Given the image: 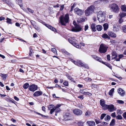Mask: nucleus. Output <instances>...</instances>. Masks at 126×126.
Listing matches in <instances>:
<instances>
[{
	"mask_svg": "<svg viewBox=\"0 0 126 126\" xmlns=\"http://www.w3.org/2000/svg\"><path fill=\"white\" fill-rule=\"evenodd\" d=\"M78 97L81 100H82L83 98V95H81L80 96H78Z\"/></svg>",
	"mask_w": 126,
	"mask_h": 126,
	"instance_id": "obj_60",
	"label": "nucleus"
},
{
	"mask_svg": "<svg viewBox=\"0 0 126 126\" xmlns=\"http://www.w3.org/2000/svg\"><path fill=\"white\" fill-rule=\"evenodd\" d=\"M108 109L109 111L110 112H112L115 110L114 109V106L112 104L108 105L106 110Z\"/></svg>",
	"mask_w": 126,
	"mask_h": 126,
	"instance_id": "obj_11",
	"label": "nucleus"
},
{
	"mask_svg": "<svg viewBox=\"0 0 126 126\" xmlns=\"http://www.w3.org/2000/svg\"><path fill=\"white\" fill-rule=\"evenodd\" d=\"M108 48V47L106 45L101 44L100 46L99 51L101 53H105L107 51Z\"/></svg>",
	"mask_w": 126,
	"mask_h": 126,
	"instance_id": "obj_5",
	"label": "nucleus"
},
{
	"mask_svg": "<svg viewBox=\"0 0 126 126\" xmlns=\"http://www.w3.org/2000/svg\"><path fill=\"white\" fill-rule=\"evenodd\" d=\"M61 106V105H58L57 104L56 105V106L54 108L56 109L57 108H59Z\"/></svg>",
	"mask_w": 126,
	"mask_h": 126,
	"instance_id": "obj_59",
	"label": "nucleus"
},
{
	"mask_svg": "<svg viewBox=\"0 0 126 126\" xmlns=\"http://www.w3.org/2000/svg\"><path fill=\"white\" fill-rule=\"evenodd\" d=\"M117 102L119 104H123L124 103V102L122 100H117Z\"/></svg>",
	"mask_w": 126,
	"mask_h": 126,
	"instance_id": "obj_46",
	"label": "nucleus"
},
{
	"mask_svg": "<svg viewBox=\"0 0 126 126\" xmlns=\"http://www.w3.org/2000/svg\"><path fill=\"white\" fill-rule=\"evenodd\" d=\"M17 3L21 7L23 6L22 2V0H16Z\"/></svg>",
	"mask_w": 126,
	"mask_h": 126,
	"instance_id": "obj_23",
	"label": "nucleus"
},
{
	"mask_svg": "<svg viewBox=\"0 0 126 126\" xmlns=\"http://www.w3.org/2000/svg\"><path fill=\"white\" fill-rule=\"evenodd\" d=\"M124 55L123 54L119 55L118 56V58L116 59L115 60L117 61H119L120 59L124 57Z\"/></svg>",
	"mask_w": 126,
	"mask_h": 126,
	"instance_id": "obj_30",
	"label": "nucleus"
},
{
	"mask_svg": "<svg viewBox=\"0 0 126 126\" xmlns=\"http://www.w3.org/2000/svg\"><path fill=\"white\" fill-rule=\"evenodd\" d=\"M60 22L63 26H65L68 23L69 17L68 14H66L64 16H62L60 17Z\"/></svg>",
	"mask_w": 126,
	"mask_h": 126,
	"instance_id": "obj_1",
	"label": "nucleus"
},
{
	"mask_svg": "<svg viewBox=\"0 0 126 126\" xmlns=\"http://www.w3.org/2000/svg\"><path fill=\"white\" fill-rule=\"evenodd\" d=\"M56 109L54 107V108L52 109L50 112V114H52L55 110Z\"/></svg>",
	"mask_w": 126,
	"mask_h": 126,
	"instance_id": "obj_47",
	"label": "nucleus"
},
{
	"mask_svg": "<svg viewBox=\"0 0 126 126\" xmlns=\"http://www.w3.org/2000/svg\"><path fill=\"white\" fill-rule=\"evenodd\" d=\"M74 12L77 15L81 16L83 14L84 11L78 8H76L74 9Z\"/></svg>",
	"mask_w": 126,
	"mask_h": 126,
	"instance_id": "obj_7",
	"label": "nucleus"
},
{
	"mask_svg": "<svg viewBox=\"0 0 126 126\" xmlns=\"http://www.w3.org/2000/svg\"><path fill=\"white\" fill-rule=\"evenodd\" d=\"M42 94L43 93L42 91H37L34 93L33 95L35 96H38L42 95Z\"/></svg>",
	"mask_w": 126,
	"mask_h": 126,
	"instance_id": "obj_16",
	"label": "nucleus"
},
{
	"mask_svg": "<svg viewBox=\"0 0 126 126\" xmlns=\"http://www.w3.org/2000/svg\"><path fill=\"white\" fill-rule=\"evenodd\" d=\"M64 119L65 120H72L71 115L69 112L66 113L64 116Z\"/></svg>",
	"mask_w": 126,
	"mask_h": 126,
	"instance_id": "obj_8",
	"label": "nucleus"
},
{
	"mask_svg": "<svg viewBox=\"0 0 126 126\" xmlns=\"http://www.w3.org/2000/svg\"><path fill=\"white\" fill-rule=\"evenodd\" d=\"M111 54L112 57H114L112 58V59H116L117 57V54L116 52L114 51H112Z\"/></svg>",
	"mask_w": 126,
	"mask_h": 126,
	"instance_id": "obj_24",
	"label": "nucleus"
},
{
	"mask_svg": "<svg viewBox=\"0 0 126 126\" xmlns=\"http://www.w3.org/2000/svg\"><path fill=\"white\" fill-rule=\"evenodd\" d=\"M122 30L125 33H126V25H124L122 27Z\"/></svg>",
	"mask_w": 126,
	"mask_h": 126,
	"instance_id": "obj_34",
	"label": "nucleus"
},
{
	"mask_svg": "<svg viewBox=\"0 0 126 126\" xmlns=\"http://www.w3.org/2000/svg\"><path fill=\"white\" fill-rule=\"evenodd\" d=\"M68 41L71 44H72L73 46L74 45V44H75V43L73 41L71 40L70 39H68Z\"/></svg>",
	"mask_w": 126,
	"mask_h": 126,
	"instance_id": "obj_43",
	"label": "nucleus"
},
{
	"mask_svg": "<svg viewBox=\"0 0 126 126\" xmlns=\"http://www.w3.org/2000/svg\"><path fill=\"white\" fill-rule=\"evenodd\" d=\"M92 87L94 88H96L97 87V85L96 84H92Z\"/></svg>",
	"mask_w": 126,
	"mask_h": 126,
	"instance_id": "obj_64",
	"label": "nucleus"
},
{
	"mask_svg": "<svg viewBox=\"0 0 126 126\" xmlns=\"http://www.w3.org/2000/svg\"><path fill=\"white\" fill-rule=\"evenodd\" d=\"M74 46L77 48H81V46L79 45L76 44V43L74 44Z\"/></svg>",
	"mask_w": 126,
	"mask_h": 126,
	"instance_id": "obj_36",
	"label": "nucleus"
},
{
	"mask_svg": "<svg viewBox=\"0 0 126 126\" xmlns=\"http://www.w3.org/2000/svg\"><path fill=\"white\" fill-rule=\"evenodd\" d=\"M115 124V120L114 119H113L110 124V125L111 126H113Z\"/></svg>",
	"mask_w": 126,
	"mask_h": 126,
	"instance_id": "obj_38",
	"label": "nucleus"
},
{
	"mask_svg": "<svg viewBox=\"0 0 126 126\" xmlns=\"http://www.w3.org/2000/svg\"><path fill=\"white\" fill-rule=\"evenodd\" d=\"M51 51L54 53H57L56 50L55 48H52L51 49Z\"/></svg>",
	"mask_w": 126,
	"mask_h": 126,
	"instance_id": "obj_53",
	"label": "nucleus"
},
{
	"mask_svg": "<svg viewBox=\"0 0 126 126\" xmlns=\"http://www.w3.org/2000/svg\"><path fill=\"white\" fill-rule=\"evenodd\" d=\"M104 64H105L108 67L111 69H112V67L111 66V65L109 63H107L106 64H105L104 63Z\"/></svg>",
	"mask_w": 126,
	"mask_h": 126,
	"instance_id": "obj_42",
	"label": "nucleus"
},
{
	"mask_svg": "<svg viewBox=\"0 0 126 126\" xmlns=\"http://www.w3.org/2000/svg\"><path fill=\"white\" fill-rule=\"evenodd\" d=\"M0 76L1 77L2 79L5 80L6 79V77L8 76V75L7 74H2L0 73Z\"/></svg>",
	"mask_w": 126,
	"mask_h": 126,
	"instance_id": "obj_21",
	"label": "nucleus"
},
{
	"mask_svg": "<svg viewBox=\"0 0 126 126\" xmlns=\"http://www.w3.org/2000/svg\"><path fill=\"white\" fill-rule=\"evenodd\" d=\"M83 123L81 121L78 122L77 124L79 126H83Z\"/></svg>",
	"mask_w": 126,
	"mask_h": 126,
	"instance_id": "obj_40",
	"label": "nucleus"
},
{
	"mask_svg": "<svg viewBox=\"0 0 126 126\" xmlns=\"http://www.w3.org/2000/svg\"><path fill=\"white\" fill-rule=\"evenodd\" d=\"M62 52H63V53H65V54H67V52L65 51L64 49H62L61 50Z\"/></svg>",
	"mask_w": 126,
	"mask_h": 126,
	"instance_id": "obj_58",
	"label": "nucleus"
},
{
	"mask_svg": "<svg viewBox=\"0 0 126 126\" xmlns=\"http://www.w3.org/2000/svg\"><path fill=\"white\" fill-rule=\"evenodd\" d=\"M102 37L104 39H110V37L107 34L105 33L103 34L102 35Z\"/></svg>",
	"mask_w": 126,
	"mask_h": 126,
	"instance_id": "obj_22",
	"label": "nucleus"
},
{
	"mask_svg": "<svg viewBox=\"0 0 126 126\" xmlns=\"http://www.w3.org/2000/svg\"><path fill=\"white\" fill-rule=\"evenodd\" d=\"M106 13L104 12L99 11L97 14V17L98 20L100 22H102L105 19Z\"/></svg>",
	"mask_w": 126,
	"mask_h": 126,
	"instance_id": "obj_2",
	"label": "nucleus"
},
{
	"mask_svg": "<svg viewBox=\"0 0 126 126\" xmlns=\"http://www.w3.org/2000/svg\"><path fill=\"white\" fill-rule=\"evenodd\" d=\"M113 30L114 31L117 32L120 30V28L119 26L117 25H114L113 26Z\"/></svg>",
	"mask_w": 126,
	"mask_h": 126,
	"instance_id": "obj_20",
	"label": "nucleus"
},
{
	"mask_svg": "<svg viewBox=\"0 0 126 126\" xmlns=\"http://www.w3.org/2000/svg\"><path fill=\"white\" fill-rule=\"evenodd\" d=\"M114 91V89L112 88L109 92V94L110 96L112 95V93Z\"/></svg>",
	"mask_w": 126,
	"mask_h": 126,
	"instance_id": "obj_33",
	"label": "nucleus"
},
{
	"mask_svg": "<svg viewBox=\"0 0 126 126\" xmlns=\"http://www.w3.org/2000/svg\"><path fill=\"white\" fill-rule=\"evenodd\" d=\"M45 26L47 27L49 29H50L51 30L53 31H55L56 30V29L55 28L52 27V26L48 24H45Z\"/></svg>",
	"mask_w": 126,
	"mask_h": 126,
	"instance_id": "obj_19",
	"label": "nucleus"
},
{
	"mask_svg": "<svg viewBox=\"0 0 126 126\" xmlns=\"http://www.w3.org/2000/svg\"><path fill=\"white\" fill-rule=\"evenodd\" d=\"M110 119V116L108 115H107L105 118L104 119L105 121H108Z\"/></svg>",
	"mask_w": 126,
	"mask_h": 126,
	"instance_id": "obj_31",
	"label": "nucleus"
},
{
	"mask_svg": "<svg viewBox=\"0 0 126 126\" xmlns=\"http://www.w3.org/2000/svg\"><path fill=\"white\" fill-rule=\"evenodd\" d=\"M54 105L53 104H51L49 105L48 107V108L49 110L51 108L54 107Z\"/></svg>",
	"mask_w": 126,
	"mask_h": 126,
	"instance_id": "obj_48",
	"label": "nucleus"
},
{
	"mask_svg": "<svg viewBox=\"0 0 126 126\" xmlns=\"http://www.w3.org/2000/svg\"><path fill=\"white\" fill-rule=\"evenodd\" d=\"M118 94L122 96H123L125 95V92L121 88H119L117 90Z\"/></svg>",
	"mask_w": 126,
	"mask_h": 126,
	"instance_id": "obj_14",
	"label": "nucleus"
},
{
	"mask_svg": "<svg viewBox=\"0 0 126 126\" xmlns=\"http://www.w3.org/2000/svg\"><path fill=\"white\" fill-rule=\"evenodd\" d=\"M102 27L100 25H97L96 27V29L98 31H100L102 29Z\"/></svg>",
	"mask_w": 126,
	"mask_h": 126,
	"instance_id": "obj_25",
	"label": "nucleus"
},
{
	"mask_svg": "<svg viewBox=\"0 0 126 126\" xmlns=\"http://www.w3.org/2000/svg\"><path fill=\"white\" fill-rule=\"evenodd\" d=\"M85 91L86 90L85 89L80 90V92L81 94H85L86 92Z\"/></svg>",
	"mask_w": 126,
	"mask_h": 126,
	"instance_id": "obj_45",
	"label": "nucleus"
},
{
	"mask_svg": "<svg viewBox=\"0 0 126 126\" xmlns=\"http://www.w3.org/2000/svg\"><path fill=\"white\" fill-rule=\"evenodd\" d=\"M95 25L94 23H93L91 24V27L92 30L95 32L96 31V27H95Z\"/></svg>",
	"mask_w": 126,
	"mask_h": 126,
	"instance_id": "obj_28",
	"label": "nucleus"
},
{
	"mask_svg": "<svg viewBox=\"0 0 126 126\" xmlns=\"http://www.w3.org/2000/svg\"><path fill=\"white\" fill-rule=\"evenodd\" d=\"M111 116L113 117H116V113L115 112H114L112 113L111 114Z\"/></svg>",
	"mask_w": 126,
	"mask_h": 126,
	"instance_id": "obj_54",
	"label": "nucleus"
},
{
	"mask_svg": "<svg viewBox=\"0 0 126 126\" xmlns=\"http://www.w3.org/2000/svg\"><path fill=\"white\" fill-rule=\"evenodd\" d=\"M14 99L16 101H18L19 100V98L16 96H15L14 97Z\"/></svg>",
	"mask_w": 126,
	"mask_h": 126,
	"instance_id": "obj_63",
	"label": "nucleus"
},
{
	"mask_svg": "<svg viewBox=\"0 0 126 126\" xmlns=\"http://www.w3.org/2000/svg\"><path fill=\"white\" fill-rule=\"evenodd\" d=\"M61 110V109L59 108H57L55 110V112L56 113H57L59 112Z\"/></svg>",
	"mask_w": 126,
	"mask_h": 126,
	"instance_id": "obj_52",
	"label": "nucleus"
},
{
	"mask_svg": "<svg viewBox=\"0 0 126 126\" xmlns=\"http://www.w3.org/2000/svg\"><path fill=\"white\" fill-rule=\"evenodd\" d=\"M63 84L64 85L66 86H68V82L66 81L63 83Z\"/></svg>",
	"mask_w": 126,
	"mask_h": 126,
	"instance_id": "obj_50",
	"label": "nucleus"
},
{
	"mask_svg": "<svg viewBox=\"0 0 126 126\" xmlns=\"http://www.w3.org/2000/svg\"><path fill=\"white\" fill-rule=\"evenodd\" d=\"M123 112V111L121 110H117V113L118 114H122Z\"/></svg>",
	"mask_w": 126,
	"mask_h": 126,
	"instance_id": "obj_39",
	"label": "nucleus"
},
{
	"mask_svg": "<svg viewBox=\"0 0 126 126\" xmlns=\"http://www.w3.org/2000/svg\"><path fill=\"white\" fill-rule=\"evenodd\" d=\"M37 86L35 84L30 85L29 87V90L31 91L34 92L37 89Z\"/></svg>",
	"mask_w": 126,
	"mask_h": 126,
	"instance_id": "obj_10",
	"label": "nucleus"
},
{
	"mask_svg": "<svg viewBox=\"0 0 126 126\" xmlns=\"http://www.w3.org/2000/svg\"><path fill=\"white\" fill-rule=\"evenodd\" d=\"M27 9L29 12L31 13H33L34 12V11L33 10H32L29 8H27Z\"/></svg>",
	"mask_w": 126,
	"mask_h": 126,
	"instance_id": "obj_51",
	"label": "nucleus"
},
{
	"mask_svg": "<svg viewBox=\"0 0 126 126\" xmlns=\"http://www.w3.org/2000/svg\"><path fill=\"white\" fill-rule=\"evenodd\" d=\"M91 56L95 60L103 64H104V62L102 61V59L98 56L93 55H91Z\"/></svg>",
	"mask_w": 126,
	"mask_h": 126,
	"instance_id": "obj_9",
	"label": "nucleus"
},
{
	"mask_svg": "<svg viewBox=\"0 0 126 126\" xmlns=\"http://www.w3.org/2000/svg\"><path fill=\"white\" fill-rule=\"evenodd\" d=\"M84 30L86 31L88 28L89 26L88 25L86 24L84 26Z\"/></svg>",
	"mask_w": 126,
	"mask_h": 126,
	"instance_id": "obj_55",
	"label": "nucleus"
},
{
	"mask_svg": "<svg viewBox=\"0 0 126 126\" xmlns=\"http://www.w3.org/2000/svg\"><path fill=\"white\" fill-rule=\"evenodd\" d=\"M123 116L124 118L126 119V111L123 114Z\"/></svg>",
	"mask_w": 126,
	"mask_h": 126,
	"instance_id": "obj_57",
	"label": "nucleus"
},
{
	"mask_svg": "<svg viewBox=\"0 0 126 126\" xmlns=\"http://www.w3.org/2000/svg\"><path fill=\"white\" fill-rule=\"evenodd\" d=\"M73 112L75 114L77 115H81L82 113V111L78 109H76L73 110Z\"/></svg>",
	"mask_w": 126,
	"mask_h": 126,
	"instance_id": "obj_12",
	"label": "nucleus"
},
{
	"mask_svg": "<svg viewBox=\"0 0 126 126\" xmlns=\"http://www.w3.org/2000/svg\"><path fill=\"white\" fill-rule=\"evenodd\" d=\"M109 7L110 8L111 11L115 13H118L120 9L118 6L115 3H113L109 5Z\"/></svg>",
	"mask_w": 126,
	"mask_h": 126,
	"instance_id": "obj_3",
	"label": "nucleus"
},
{
	"mask_svg": "<svg viewBox=\"0 0 126 126\" xmlns=\"http://www.w3.org/2000/svg\"><path fill=\"white\" fill-rule=\"evenodd\" d=\"M94 7L93 6H90L85 11V15L87 16L90 15L94 12Z\"/></svg>",
	"mask_w": 126,
	"mask_h": 126,
	"instance_id": "obj_4",
	"label": "nucleus"
},
{
	"mask_svg": "<svg viewBox=\"0 0 126 126\" xmlns=\"http://www.w3.org/2000/svg\"><path fill=\"white\" fill-rule=\"evenodd\" d=\"M91 114V112L89 111H87L85 113V116L88 117Z\"/></svg>",
	"mask_w": 126,
	"mask_h": 126,
	"instance_id": "obj_37",
	"label": "nucleus"
},
{
	"mask_svg": "<svg viewBox=\"0 0 126 126\" xmlns=\"http://www.w3.org/2000/svg\"><path fill=\"white\" fill-rule=\"evenodd\" d=\"M74 64L76 65H77L79 66H84V64L82 63L80 61H74Z\"/></svg>",
	"mask_w": 126,
	"mask_h": 126,
	"instance_id": "obj_17",
	"label": "nucleus"
},
{
	"mask_svg": "<svg viewBox=\"0 0 126 126\" xmlns=\"http://www.w3.org/2000/svg\"><path fill=\"white\" fill-rule=\"evenodd\" d=\"M5 99V100L9 102H10L11 101V100L10 99L8 98H6Z\"/></svg>",
	"mask_w": 126,
	"mask_h": 126,
	"instance_id": "obj_62",
	"label": "nucleus"
},
{
	"mask_svg": "<svg viewBox=\"0 0 126 126\" xmlns=\"http://www.w3.org/2000/svg\"><path fill=\"white\" fill-rule=\"evenodd\" d=\"M29 86V84L28 83H26L24 85L23 88L24 89H26Z\"/></svg>",
	"mask_w": 126,
	"mask_h": 126,
	"instance_id": "obj_32",
	"label": "nucleus"
},
{
	"mask_svg": "<svg viewBox=\"0 0 126 126\" xmlns=\"http://www.w3.org/2000/svg\"><path fill=\"white\" fill-rule=\"evenodd\" d=\"M107 59L109 60L110 61V57L109 55H108L107 56Z\"/></svg>",
	"mask_w": 126,
	"mask_h": 126,
	"instance_id": "obj_61",
	"label": "nucleus"
},
{
	"mask_svg": "<svg viewBox=\"0 0 126 126\" xmlns=\"http://www.w3.org/2000/svg\"><path fill=\"white\" fill-rule=\"evenodd\" d=\"M108 35L110 36L113 37L115 38L116 37V35L115 33L113 32L110 31H109L108 33Z\"/></svg>",
	"mask_w": 126,
	"mask_h": 126,
	"instance_id": "obj_15",
	"label": "nucleus"
},
{
	"mask_svg": "<svg viewBox=\"0 0 126 126\" xmlns=\"http://www.w3.org/2000/svg\"><path fill=\"white\" fill-rule=\"evenodd\" d=\"M100 105L103 107V109L104 110H106L107 108V105L105 104V101L103 99H102L100 101Z\"/></svg>",
	"mask_w": 126,
	"mask_h": 126,
	"instance_id": "obj_13",
	"label": "nucleus"
},
{
	"mask_svg": "<svg viewBox=\"0 0 126 126\" xmlns=\"http://www.w3.org/2000/svg\"><path fill=\"white\" fill-rule=\"evenodd\" d=\"M106 115V114L105 113H103L102 114L100 117V118L101 119H103L104 117Z\"/></svg>",
	"mask_w": 126,
	"mask_h": 126,
	"instance_id": "obj_49",
	"label": "nucleus"
},
{
	"mask_svg": "<svg viewBox=\"0 0 126 126\" xmlns=\"http://www.w3.org/2000/svg\"><path fill=\"white\" fill-rule=\"evenodd\" d=\"M7 23L10 24H12V22H11L12 20L11 19L7 18H6Z\"/></svg>",
	"mask_w": 126,
	"mask_h": 126,
	"instance_id": "obj_35",
	"label": "nucleus"
},
{
	"mask_svg": "<svg viewBox=\"0 0 126 126\" xmlns=\"http://www.w3.org/2000/svg\"><path fill=\"white\" fill-rule=\"evenodd\" d=\"M87 124L88 126H94L95 125V122L92 121H88L87 122Z\"/></svg>",
	"mask_w": 126,
	"mask_h": 126,
	"instance_id": "obj_18",
	"label": "nucleus"
},
{
	"mask_svg": "<svg viewBox=\"0 0 126 126\" xmlns=\"http://www.w3.org/2000/svg\"><path fill=\"white\" fill-rule=\"evenodd\" d=\"M119 15L120 18H122L126 16V13L122 12L120 13Z\"/></svg>",
	"mask_w": 126,
	"mask_h": 126,
	"instance_id": "obj_29",
	"label": "nucleus"
},
{
	"mask_svg": "<svg viewBox=\"0 0 126 126\" xmlns=\"http://www.w3.org/2000/svg\"><path fill=\"white\" fill-rule=\"evenodd\" d=\"M85 95H92V94L91 93H90L86 91Z\"/></svg>",
	"mask_w": 126,
	"mask_h": 126,
	"instance_id": "obj_56",
	"label": "nucleus"
},
{
	"mask_svg": "<svg viewBox=\"0 0 126 126\" xmlns=\"http://www.w3.org/2000/svg\"><path fill=\"white\" fill-rule=\"evenodd\" d=\"M82 28L81 26L77 25L75 26L74 27L72 28L71 29L72 31L75 32H78L82 30Z\"/></svg>",
	"mask_w": 126,
	"mask_h": 126,
	"instance_id": "obj_6",
	"label": "nucleus"
},
{
	"mask_svg": "<svg viewBox=\"0 0 126 126\" xmlns=\"http://www.w3.org/2000/svg\"><path fill=\"white\" fill-rule=\"evenodd\" d=\"M116 119L119 120H121L123 118L122 116L120 115H118L116 117Z\"/></svg>",
	"mask_w": 126,
	"mask_h": 126,
	"instance_id": "obj_41",
	"label": "nucleus"
},
{
	"mask_svg": "<svg viewBox=\"0 0 126 126\" xmlns=\"http://www.w3.org/2000/svg\"><path fill=\"white\" fill-rule=\"evenodd\" d=\"M103 26L104 30L106 31L108 28L109 25L107 23H105L103 24Z\"/></svg>",
	"mask_w": 126,
	"mask_h": 126,
	"instance_id": "obj_27",
	"label": "nucleus"
},
{
	"mask_svg": "<svg viewBox=\"0 0 126 126\" xmlns=\"http://www.w3.org/2000/svg\"><path fill=\"white\" fill-rule=\"evenodd\" d=\"M121 8L122 11L126 12V6L125 5H121Z\"/></svg>",
	"mask_w": 126,
	"mask_h": 126,
	"instance_id": "obj_26",
	"label": "nucleus"
},
{
	"mask_svg": "<svg viewBox=\"0 0 126 126\" xmlns=\"http://www.w3.org/2000/svg\"><path fill=\"white\" fill-rule=\"evenodd\" d=\"M84 79L86 81H90L92 80V79L89 78H85Z\"/></svg>",
	"mask_w": 126,
	"mask_h": 126,
	"instance_id": "obj_44",
	"label": "nucleus"
}]
</instances>
